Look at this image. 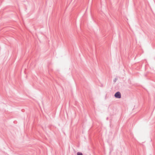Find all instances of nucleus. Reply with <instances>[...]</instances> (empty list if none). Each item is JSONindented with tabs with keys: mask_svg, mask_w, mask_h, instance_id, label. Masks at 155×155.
<instances>
[{
	"mask_svg": "<svg viewBox=\"0 0 155 155\" xmlns=\"http://www.w3.org/2000/svg\"><path fill=\"white\" fill-rule=\"evenodd\" d=\"M115 97L118 98H120L121 97V95L120 93L119 92H117L114 95Z\"/></svg>",
	"mask_w": 155,
	"mask_h": 155,
	"instance_id": "f257e3e1",
	"label": "nucleus"
},
{
	"mask_svg": "<svg viewBox=\"0 0 155 155\" xmlns=\"http://www.w3.org/2000/svg\"><path fill=\"white\" fill-rule=\"evenodd\" d=\"M77 155H83V154L81 153L78 152L77 153Z\"/></svg>",
	"mask_w": 155,
	"mask_h": 155,
	"instance_id": "f03ea898",
	"label": "nucleus"
}]
</instances>
